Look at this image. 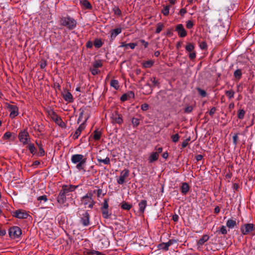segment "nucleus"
<instances>
[{"label":"nucleus","mask_w":255,"mask_h":255,"mask_svg":"<svg viewBox=\"0 0 255 255\" xmlns=\"http://www.w3.org/2000/svg\"><path fill=\"white\" fill-rule=\"evenodd\" d=\"M59 23L62 26H66L69 30L74 29L77 25L76 21L68 15L62 17L59 20Z\"/></svg>","instance_id":"1"},{"label":"nucleus","mask_w":255,"mask_h":255,"mask_svg":"<svg viewBox=\"0 0 255 255\" xmlns=\"http://www.w3.org/2000/svg\"><path fill=\"white\" fill-rule=\"evenodd\" d=\"M18 138L20 142L23 145H26L30 141V137L27 129H23L20 130Z\"/></svg>","instance_id":"2"},{"label":"nucleus","mask_w":255,"mask_h":255,"mask_svg":"<svg viewBox=\"0 0 255 255\" xmlns=\"http://www.w3.org/2000/svg\"><path fill=\"white\" fill-rule=\"evenodd\" d=\"M149 81L151 83V84L148 82L144 85V88L147 89L146 93V94L151 93L153 88L156 86H158L159 85L158 80L154 77H150Z\"/></svg>","instance_id":"3"},{"label":"nucleus","mask_w":255,"mask_h":255,"mask_svg":"<svg viewBox=\"0 0 255 255\" xmlns=\"http://www.w3.org/2000/svg\"><path fill=\"white\" fill-rule=\"evenodd\" d=\"M81 201L82 204L86 207H87L90 209L93 208V206L95 204L93 198L89 196L87 193L81 198Z\"/></svg>","instance_id":"4"},{"label":"nucleus","mask_w":255,"mask_h":255,"mask_svg":"<svg viewBox=\"0 0 255 255\" xmlns=\"http://www.w3.org/2000/svg\"><path fill=\"white\" fill-rule=\"evenodd\" d=\"M79 222L83 226L87 227L90 225V215L87 211H84L82 214H80Z\"/></svg>","instance_id":"5"},{"label":"nucleus","mask_w":255,"mask_h":255,"mask_svg":"<svg viewBox=\"0 0 255 255\" xmlns=\"http://www.w3.org/2000/svg\"><path fill=\"white\" fill-rule=\"evenodd\" d=\"M8 234L11 238H18L21 234V230L19 227L14 226L9 229Z\"/></svg>","instance_id":"6"},{"label":"nucleus","mask_w":255,"mask_h":255,"mask_svg":"<svg viewBox=\"0 0 255 255\" xmlns=\"http://www.w3.org/2000/svg\"><path fill=\"white\" fill-rule=\"evenodd\" d=\"M254 229V225L249 223L245 224L241 227V232L243 235L249 234Z\"/></svg>","instance_id":"7"},{"label":"nucleus","mask_w":255,"mask_h":255,"mask_svg":"<svg viewBox=\"0 0 255 255\" xmlns=\"http://www.w3.org/2000/svg\"><path fill=\"white\" fill-rule=\"evenodd\" d=\"M111 119L112 123L114 124L116 123L121 125L123 122L122 115L119 114L117 111L112 113L111 115Z\"/></svg>","instance_id":"8"},{"label":"nucleus","mask_w":255,"mask_h":255,"mask_svg":"<svg viewBox=\"0 0 255 255\" xmlns=\"http://www.w3.org/2000/svg\"><path fill=\"white\" fill-rule=\"evenodd\" d=\"M129 176V170L127 169H125L121 172L120 176L117 179V183L119 184L122 185L125 182L126 179Z\"/></svg>","instance_id":"9"},{"label":"nucleus","mask_w":255,"mask_h":255,"mask_svg":"<svg viewBox=\"0 0 255 255\" xmlns=\"http://www.w3.org/2000/svg\"><path fill=\"white\" fill-rule=\"evenodd\" d=\"M11 214L13 217L18 219H26L28 216L25 211L20 209L12 211Z\"/></svg>","instance_id":"10"},{"label":"nucleus","mask_w":255,"mask_h":255,"mask_svg":"<svg viewBox=\"0 0 255 255\" xmlns=\"http://www.w3.org/2000/svg\"><path fill=\"white\" fill-rule=\"evenodd\" d=\"M175 31L177 33L180 37H185L187 35V32L182 24H178L175 26Z\"/></svg>","instance_id":"11"},{"label":"nucleus","mask_w":255,"mask_h":255,"mask_svg":"<svg viewBox=\"0 0 255 255\" xmlns=\"http://www.w3.org/2000/svg\"><path fill=\"white\" fill-rule=\"evenodd\" d=\"M77 187L78 186L72 185H63L61 191L67 195L68 193L74 191Z\"/></svg>","instance_id":"12"},{"label":"nucleus","mask_w":255,"mask_h":255,"mask_svg":"<svg viewBox=\"0 0 255 255\" xmlns=\"http://www.w3.org/2000/svg\"><path fill=\"white\" fill-rule=\"evenodd\" d=\"M86 160V158H84V156L82 154H76L73 155L71 157V161L74 164L80 163Z\"/></svg>","instance_id":"13"},{"label":"nucleus","mask_w":255,"mask_h":255,"mask_svg":"<svg viewBox=\"0 0 255 255\" xmlns=\"http://www.w3.org/2000/svg\"><path fill=\"white\" fill-rule=\"evenodd\" d=\"M10 112V117L11 118H15L18 115V108L15 105H9L8 106Z\"/></svg>","instance_id":"14"},{"label":"nucleus","mask_w":255,"mask_h":255,"mask_svg":"<svg viewBox=\"0 0 255 255\" xmlns=\"http://www.w3.org/2000/svg\"><path fill=\"white\" fill-rule=\"evenodd\" d=\"M84 122L81 124L73 134V138L74 139H77L80 135L81 131L85 128Z\"/></svg>","instance_id":"15"},{"label":"nucleus","mask_w":255,"mask_h":255,"mask_svg":"<svg viewBox=\"0 0 255 255\" xmlns=\"http://www.w3.org/2000/svg\"><path fill=\"white\" fill-rule=\"evenodd\" d=\"M134 97V93L132 91H129L128 93L123 94L121 97V100L123 102H124L131 98H133Z\"/></svg>","instance_id":"16"},{"label":"nucleus","mask_w":255,"mask_h":255,"mask_svg":"<svg viewBox=\"0 0 255 255\" xmlns=\"http://www.w3.org/2000/svg\"><path fill=\"white\" fill-rule=\"evenodd\" d=\"M122 28L121 27L117 28L115 29H112L111 32V39L113 40L115 39L116 36L122 32Z\"/></svg>","instance_id":"17"},{"label":"nucleus","mask_w":255,"mask_h":255,"mask_svg":"<svg viewBox=\"0 0 255 255\" xmlns=\"http://www.w3.org/2000/svg\"><path fill=\"white\" fill-rule=\"evenodd\" d=\"M57 202L60 204H63L66 200V195L60 191L57 198Z\"/></svg>","instance_id":"18"},{"label":"nucleus","mask_w":255,"mask_h":255,"mask_svg":"<svg viewBox=\"0 0 255 255\" xmlns=\"http://www.w3.org/2000/svg\"><path fill=\"white\" fill-rule=\"evenodd\" d=\"M63 97L65 101L68 103H72L73 102V98L72 95L68 91L63 93Z\"/></svg>","instance_id":"19"},{"label":"nucleus","mask_w":255,"mask_h":255,"mask_svg":"<svg viewBox=\"0 0 255 255\" xmlns=\"http://www.w3.org/2000/svg\"><path fill=\"white\" fill-rule=\"evenodd\" d=\"M147 201L145 200H142L138 203L139 211L140 213H144Z\"/></svg>","instance_id":"20"},{"label":"nucleus","mask_w":255,"mask_h":255,"mask_svg":"<svg viewBox=\"0 0 255 255\" xmlns=\"http://www.w3.org/2000/svg\"><path fill=\"white\" fill-rule=\"evenodd\" d=\"M26 145H27V148L29 150L31 154L34 155L36 153V148H35L34 145L31 143V141H30L28 143H27Z\"/></svg>","instance_id":"21"},{"label":"nucleus","mask_w":255,"mask_h":255,"mask_svg":"<svg viewBox=\"0 0 255 255\" xmlns=\"http://www.w3.org/2000/svg\"><path fill=\"white\" fill-rule=\"evenodd\" d=\"M209 239V237L207 235H204L202 236V237L197 242V245L198 246H201L204 245V244Z\"/></svg>","instance_id":"22"},{"label":"nucleus","mask_w":255,"mask_h":255,"mask_svg":"<svg viewBox=\"0 0 255 255\" xmlns=\"http://www.w3.org/2000/svg\"><path fill=\"white\" fill-rule=\"evenodd\" d=\"M181 192L183 195H186L189 190V186L186 182L182 184L181 187Z\"/></svg>","instance_id":"23"},{"label":"nucleus","mask_w":255,"mask_h":255,"mask_svg":"<svg viewBox=\"0 0 255 255\" xmlns=\"http://www.w3.org/2000/svg\"><path fill=\"white\" fill-rule=\"evenodd\" d=\"M158 154L157 152H152L149 157V162L150 163H152L156 160H157L158 158Z\"/></svg>","instance_id":"24"},{"label":"nucleus","mask_w":255,"mask_h":255,"mask_svg":"<svg viewBox=\"0 0 255 255\" xmlns=\"http://www.w3.org/2000/svg\"><path fill=\"white\" fill-rule=\"evenodd\" d=\"M237 225L236 220L233 219H229L226 223V226L229 229H233Z\"/></svg>","instance_id":"25"},{"label":"nucleus","mask_w":255,"mask_h":255,"mask_svg":"<svg viewBox=\"0 0 255 255\" xmlns=\"http://www.w3.org/2000/svg\"><path fill=\"white\" fill-rule=\"evenodd\" d=\"M80 3L87 9L92 8L91 3L87 0H80Z\"/></svg>","instance_id":"26"},{"label":"nucleus","mask_w":255,"mask_h":255,"mask_svg":"<svg viewBox=\"0 0 255 255\" xmlns=\"http://www.w3.org/2000/svg\"><path fill=\"white\" fill-rule=\"evenodd\" d=\"M110 86L115 90H118L120 87L119 81L117 80H112L110 82Z\"/></svg>","instance_id":"27"},{"label":"nucleus","mask_w":255,"mask_h":255,"mask_svg":"<svg viewBox=\"0 0 255 255\" xmlns=\"http://www.w3.org/2000/svg\"><path fill=\"white\" fill-rule=\"evenodd\" d=\"M97 160L99 162L103 163L104 164H110V159L107 157L105 159H102L100 157H97Z\"/></svg>","instance_id":"28"},{"label":"nucleus","mask_w":255,"mask_h":255,"mask_svg":"<svg viewBox=\"0 0 255 255\" xmlns=\"http://www.w3.org/2000/svg\"><path fill=\"white\" fill-rule=\"evenodd\" d=\"M101 131L97 129L94 132L93 138L96 140H99L101 138Z\"/></svg>","instance_id":"29"},{"label":"nucleus","mask_w":255,"mask_h":255,"mask_svg":"<svg viewBox=\"0 0 255 255\" xmlns=\"http://www.w3.org/2000/svg\"><path fill=\"white\" fill-rule=\"evenodd\" d=\"M131 122L133 128H136L140 124V120L136 118H132Z\"/></svg>","instance_id":"30"},{"label":"nucleus","mask_w":255,"mask_h":255,"mask_svg":"<svg viewBox=\"0 0 255 255\" xmlns=\"http://www.w3.org/2000/svg\"><path fill=\"white\" fill-rule=\"evenodd\" d=\"M171 7L170 5H167L163 7L162 9V13L165 16H167L169 14V9Z\"/></svg>","instance_id":"31"},{"label":"nucleus","mask_w":255,"mask_h":255,"mask_svg":"<svg viewBox=\"0 0 255 255\" xmlns=\"http://www.w3.org/2000/svg\"><path fill=\"white\" fill-rule=\"evenodd\" d=\"M154 63V61L152 60H148L144 62L142 64L143 67L145 68L151 67Z\"/></svg>","instance_id":"32"},{"label":"nucleus","mask_w":255,"mask_h":255,"mask_svg":"<svg viewBox=\"0 0 255 255\" xmlns=\"http://www.w3.org/2000/svg\"><path fill=\"white\" fill-rule=\"evenodd\" d=\"M103 44V42L100 39H96L94 42V45L96 48H100Z\"/></svg>","instance_id":"33"},{"label":"nucleus","mask_w":255,"mask_h":255,"mask_svg":"<svg viewBox=\"0 0 255 255\" xmlns=\"http://www.w3.org/2000/svg\"><path fill=\"white\" fill-rule=\"evenodd\" d=\"M194 48L195 47L193 43H188L185 47V49L188 52H192L194 51Z\"/></svg>","instance_id":"34"},{"label":"nucleus","mask_w":255,"mask_h":255,"mask_svg":"<svg viewBox=\"0 0 255 255\" xmlns=\"http://www.w3.org/2000/svg\"><path fill=\"white\" fill-rule=\"evenodd\" d=\"M158 248L159 249H162L166 251L168 250L169 246L166 243H163L159 244L158 246Z\"/></svg>","instance_id":"35"},{"label":"nucleus","mask_w":255,"mask_h":255,"mask_svg":"<svg viewBox=\"0 0 255 255\" xmlns=\"http://www.w3.org/2000/svg\"><path fill=\"white\" fill-rule=\"evenodd\" d=\"M242 75V71L241 69L236 70L234 73V77L238 80L241 78Z\"/></svg>","instance_id":"36"},{"label":"nucleus","mask_w":255,"mask_h":255,"mask_svg":"<svg viewBox=\"0 0 255 255\" xmlns=\"http://www.w3.org/2000/svg\"><path fill=\"white\" fill-rule=\"evenodd\" d=\"M108 209H101L102 215L104 218L108 219L110 217L111 214L109 213Z\"/></svg>","instance_id":"37"},{"label":"nucleus","mask_w":255,"mask_h":255,"mask_svg":"<svg viewBox=\"0 0 255 255\" xmlns=\"http://www.w3.org/2000/svg\"><path fill=\"white\" fill-rule=\"evenodd\" d=\"M86 162V160L83 161L82 162H81L80 163H77L76 168L79 170H84V166H85Z\"/></svg>","instance_id":"38"},{"label":"nucleus","mask_w":255,"mask_h":255,"mask_svg":"<svg viewBox=\"0 0 255 255\" xmlns=\"http://www.w3.org/2000/svg\"><path fill=\"white\" fill-rule=\"evenodd\" d=\"M37 145L39 147V153L38 155L39 156H43L45 154V151L42 148V146L41 144H39L37 142H36Z\"/></svg>","instance_id":"39"},{"label":"nucleus","mask_w":255,"mask_h":255,"mask_svg":"<svg viewBox=\"0 0 255 255\" xmlns=\"http://www.w3.org/2000/svg\"><path fill=\"white\" fill-rule=\"evenodd\" d=\"M245 111L243 109H240L238 112V118L242 120L244 118Z\"/></svg>","instance_id":"40"},{"label":"nucleus","mask_w":255,"mask_h":255,"mask_svg":"<svg viewBox=\"0 0 255 255\" xmlns=\"http://www.w3.org/2000/svg\"><path fill=\"white\" fill-rule=\"evenodd\" d=\"M96 188H97V190H96V192L98 198H102L105 195L106 193H103V190L99 188L98 187H96Z\"/></svg>","instance_id":"41"},{"label":"nucleus","mask_w":255,"mask_h":255,"mask_svg":"<svg viewBox=\"0 0 255 255\" xmlns=\"http://www.w3.org/2000/svg\"><path fill=\"white\" fill-rule=\"evenodd\" d=\"M121 208L124 210H129L131 208V205L127 202H124L122 204Z\"/></svg>","instance_id":"42"},{"label":"nucleus","mask_w":255,"mask_h":255,"mask_svg":"<svg viewBox=\"0 0 255 255\" xmlns=\"http://www.w3.org/2000/svg\"><path fill=\"white\" fill-rule=\"evenodd\" d=\"M198 93L202 97H205L207 96L206 92L201 89L200 88H196Z\"/></svg>","instance_id":"43"},{"label":"nucleus","mask_w":255,"mask_h":255,"mask_svg":"<svg viewBox=\"0 0 255 255\" xmlns=\"http://www.w3.org/2000/svg\"><path fill=\"white\" fill-rule=\"evenodd\" d=\"M194 25V23L191 20H187L186 22V27L188 29H191V28H192Z\"/></svg>","instance_id":"44"},{"label":"nucleus","mask_w":255,"mask_h":255,"mask_svg":"<svg viewBox=\"0 0 255 255\" xmlns=\"http://www.w3.org/2000/svg\"><path fill=\"white\" fill-rule=\"evenodd\" d=\"M113 10L115 14L118 15V16L121 15V14H122L121 10L120 9V8L118 6H115L113 8Z\"/></svg>","instance_id":"45"},{"label":"nucleus","mask_w":255,"mask_h":255,"mask_svg":"<svg viewBox=\"0 0 255 255\" xmlns=\"http://www.w3.org/2000/svg\"><path fill=\"white\" fill-rule=\"evenodd\" d=\"M163 26H164V25H163V24L162 23H158L157 24V27H156V29L155 32L156 33H160L161 32V31L162 30Z\"/></svg>","instance_id":"46"},{"label":"nucleus","mask_w":255,"mask_h":255,"mask_svg":"<svg viewBox=\"0 0 255 255\" xmlns=\"http://www.w3.org/2000/svg\"><path fill=\"white\" fill-rule=\"evenodd\" d=\"M90 71L91 72L92 74L93 75H96L98 74L100 72V71L98 68H95L94 67L90 68Z\"/></svg>","instance_id":"47"},{"label":"nucleus","mask_w":255,"mask_h":255,"mask_svg":"<svg viewBox=\"0 0 255 255\" xmlns=\"http://www.w3.org/2000/svg\"><path fill=\"white\" fill-rule=\"evenodd\" d=\"M219 232L222 235H226L228 233L226 227L225 226H222Z\"/></svg>","instance_id":"48"},{"label":"nucleus","mask_w":255,"mask_h":255,"mask_svg":"<svg viewBox=\"0 0 255 255\" xmlns=\"http://www.w3.org/2000/svg\"><path fill=\"white\" fill-rule=\"evenodd\" d=\"M102 66H103L102 63L101 61H100V60L96 61L93 63V67L95 68H100Z\"/></svg>","instance_id":"49"},{"label":"nucleus","mask_w":255,"mask_h":255,"mask_svg":"<svg viewBox=\"0 0 255 255\" xmlns=\"http://www.w3.org/2000/svg\"><path fill=\"white\" fill-rule=\"evenodd\" d=\"M234 92L232 90H229L226 91V95L228 97L229 99H232L234 96Z\"/></svg>","instance_id":"50"},{"label":"nucleus","mask_w":255,"mask_h":255,"mask_svg":"<svg viewBox=\"0 0 255 255\" xmlns=\"http://www.w3.org/2000/svg\"><path fill=\"white\" fill-rule=\"evenodd\" d=\"M37 200L39 201L40 202H43L45 203L47 201V196L45 195L40 196L37 198Z\"/></svg>","instance_id":"51"},{"label":"nucleus","mask_w":255,"mask_h":255,"mask_svg":"<svg viewBox=\"0 0 255 255\" xmlns=\"http://www.w3.org/2000/svg\"><path fill=\"white\" fill-rule=\"evenodd\" d=\"M179 135H178V133H176L174 135H172L171 136V139H172V140L173 142H176L178 141L179 139Z\"/></svg>","instance_id":"52"},{"label":"nucleus","mask_w":255,"mask_h":255,"mask_svg":"<svg viewBox=\"0 0 255 255\" xmlns=\"http://www.w3.org/2000/svg\"><path fill=\"white\" fill-rule=\"evenodd\" d=\"M96 190H97V188H96L94 190H90L88 191L87 194H88L89 196H90L92 198H93L94 194H97Z\"/></svg>","instance_id":"53"},{"label":"nucleus","mask_w":255,"mask_h":255,"mask_svg":"<svg viewBox=\"0 0 255 255\" xmlns=\"http://www.w3.org/2000/svg\"><path fill=\"white\" fill-rule=\"evenodd\" d=\"M11 136V133L9 131L6 132L3 135L2 138L4 140L9 138Z\"/></svg>","instance_id":"54"},{"label":"nucleus","mask_w":255,"mask_h":255,"mask_svg":"<svg viewBox=\"0 0 255 255\" xmlns=\"http://www.w3.org/2000/svg\"><path fill=\"white\" fill-rule=\"evenodd\" d=\"M108 208H109V204H108V200L106 199H105L104 201L103 202V206L101 207V209H108Z\"/></svg>","instance_id":"55"},{"label":"nucleus","mask_w":255,"mask_h":255,"mask_svg":"<svg viewBox=\"0 0 255 255\" xmlns=\"http://www.w3.org/2000/svg\"><path fill=\"white\" fill-rule=\"evenodd\" d=\"M190 137H188L186 139H185V140H184L182 142V148H185L187 146V145H188V142L190 140Z\"/></svg>","instance_id":"56"},{"label":"nucleus","mask_w":255,"mask_h":255,"mask_svg":"<svg viewBox=\"0 0 255 255\" xmlns=\"http://www.w3.org/2000/svg\"><path fill=\"white\" fill-rule=\"evenodd\" d=\"M199 47L201 49H206L207 47V45L205 41H202L200 43Z\"/></svg>","instance_id":"57"},{"label":"nucleus","mask_w":255,"mask_h":255,"mask_svg":"<svg viewBox=\"0 0 255 255\" xmlns=\"http://www.w3.org/2000/svg\"><path fill=\"white\" fill-rule=\"evenodd\" d=\"M193 110V107L191 106H188L184 109V112L186 113H190Z\"/></svg>","instance_id":"58"},{"label":"nucleus","mask_w":255,"mask_h":255,"mask_svg":"<svg viewBox=\"0 0 255 255\" xmlns=\"http://www.w3.org/2000/svg\"><path fill=\"white\" fill-rule=\"evenodd\" d=\"M238 133H237L235 135H234L233 137V144L235 145H236L237 144V141H238Z\"/></svg>","instance_id":"59"},{"label":"nucleus","mask_w":255,"mask_h":255,"mask_svg":"<svg viewBox=\"0 0 255 255\" xmlns=\"http://www.w3.org/2000/svg\"><path fill=\"white\" fill-rule=\"evenodd\" d=\"M149 108V106L147 104H143L141 106V109L144 111H147Z\"/></svg>","instance_id":"60"},{"label":"nucleus","mask_w":255,"mask_h":255,"mask_svg":"<svg viewBox=\"0 0 255 255\" xmlns=\"http://www.w3.org/2000/svg\"><path fill=\"white\" fill-rule=\"evenodd\" d=\"M190 54H189V57L190 59L193 60L196 58V53L194 51L190 52Z\"/></svg>","instance_id":"61"},{"label":"nucleus","mask_w":255,"mask_h":255,"mask_svg":"<svg viewBox=\"0 0 255 255\" xmlns=\"http://www.w3.org/2000/svg\"><path fill=\"white\" fill-rule=\"evenodd\" d=\"M177 243V241L176 240L171 239L168 242H167L166 243L167 244V245L169 247L171 245H173V244H174L175 243Z\"/></svg>","instance_id":"62"},{"label":"nucleus","mask_w":255,"mask_h":255,"mask_svg":"<svg viewBox=\"0 0 255 255\" xmlns=\"http://www.w3.org/2000/svg\"><path fill=\"white\" fill-rule=\"evenodd\" d=\"M137 46V44L136 43H129L128 44V47L129 46L130 49H133Z\"/></svg>","instance_id":"63"},{"label":"nucleus","mask_w":255,"mask_h":255,"mask_svg":"<svg viewBox=\"0 0 255 255\" xmlns=\"http://www.w3.org/2000/svg\"><path fill=\"white\" fill-rule=\"evenodd\" d=\"M216 111V109L215 107L212 108L209 112V115L210 116H212L215 114Z\"/></svg>","instance_id":"64"}]
</instances>
